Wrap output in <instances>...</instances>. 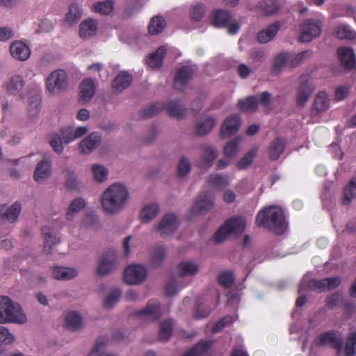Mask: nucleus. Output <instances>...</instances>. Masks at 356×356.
<instances>
[{
	"label": "nucleus",
	"instance_id": "1",
	"mask_svg": "<svg viewBox=\"0 0 356 356\" xmlns=\"http://www.w3.org/2000/svg\"><path fill=\"white\" fill-rule=\"evenodd\" d=\"M129 198L127 186L120 182L112 184L102 194L101 204L104 212L110 216L118 214L125 209Z\"/></svg>",
	"mask_w": 356,
	"mask_h": 356
},
{
	"label": "nucleus",
	"instance_id": "11",
	"mask_svg": "<svg viewBox=\"0 0 356 356\" xmlns=\"http://www.w3.org/2000/svg\"><path fill=\"white\" fill-rule=\"evenodd\" d=\"M214 205V196L211 193H200L197 197L193 207V213L204 214L208 212Z\"/></svg>",
	"mask_w": 356,
	"mask_h": 356
},
{
	"label": "nucleus",
	"instance_id": "34",
	"mask_svg": "<svg viewBox=\"0 0 356 356\" xmlns=\"http://www.w3.org/2000/svg\"><path fill=\"white\" fill-rule=\"evenodd\" d=\"M159 207L156 203L145 205L139 215V219L143 223H148L154 220L159 213Z\"/></svg>",
	"mask_w": 356,
	"mask_h": 356
},
{
	"label": "nucleus",
	"instance_id": "61",
	"mask_svg": "<svg viewBox=\"0 0 356 356\" xmlns=\"http://www.w3.org/2000/svg\"><path fill=\"white\" fill-rule=\"evenodd\" d=\"M63 141L58 134H51L49 138V143L52 149L58 154H62L63 152Z\"/></svg>",
	"mask_w": 356,
	"mask_h": 356
},
{
	"label": "nucleus",
	"instance_id": "29",
	"mask_svg": "<svg viewBox=\"0 0 356 356\" xmlns=\"http://www.w3.org/2000/svg\"><path fill=\"white\" fill-rule=\"evenodd\" d=\"M42 233L44 237V252L46 254H50L53 245L59 242V238H57L55 232L47 226L42 228Z\"/></svg>",
	"mask_w": 356,
	"mask_h": 356
},
{
	"label": "nucleus",
	"instance_id": "37",
	"mask_svg": "<svg viewBox=\"0 0 356 356\" xmlns=\"http://www.w3.org/2000/svg\"><path fill=\"white\" fill-rule=\"evenodd\" d=\"M330 106V99L327 94L323 91L320 92L315 97L313 103V113H319L328 109Z\"/></svg>",
	"mask_w": 356,
	"mask_h": 356
},
{
	"label": "nucleus",
	"instance_id": "5",
	"mask_svg": "<svg viewBox=\"0 0 356 356\" xmlns=\"http://www.w3.org/2000/svg\"><path fill=\"white\" fill-rule=\"evenodd\" d=\"M68 88L67 74L63 70L51 72L46 79V88L51 95H58Z\"/></svg>",
	"mask_w": 356,
	"mask_h": 356
},
{
	"label": "nucleus",
	"instance_id": "25",
	"mask_svg": "<svg viewBox=\"0 0 356 356\" xmlns=\"http://www.w3.org/2000/svg\"><path fill=\"white\" fill-rule=\"evenodd\" d=\"M51 274L57 280L67 281L76 277L79 272L74 268L54 266L52 268Z\"/></svg>",
	"mask_w": 356,
	"mask_h": 356
},
{
	"label": "nucleus",
	"instance_id": "6",
	"mask_svg": "<svg viewBox=\"0 0 356 356\" xmlns=\"http://www.w3.org/2000/svg\"><path fill=\"white\" fill-rule=\"evenodd\" d=\"M119 264V258L116 251L109 249L99 257L97 273L99 276L108 275L118 269Z\"/></svg>",
	"mask_w": 356,
	"mask_h": 356
},
{
	"label": "nucleus",
	"instance_id": "32",
	"mask_svg": "<svg viewBox=\"0 0 356 356\" xmlns=\"http://www.w3.org/2000/svg\"><path fill=\"white\" fill-rule=\"evenodd\" d=\"M165 54L166 49L164 46H161L147 56L146 63L151 68H159L163 65Z\"/></svg>",
	"mask_w": 356,
	"mask_h": 356
},
{
	"label": "nucleus",
	"instance_id": "49",
	"mask_svg": "<svg viewBox=\"0 0 356 356\" xmlns=\"http://www.w3.org/2000/svg\"><path fill=\"white\" fill-rule=\"evenodd\" d=\"M86 206L85 200L81 197L75 198L70 204L66 213L67 220H71L75 213H79Z\"/></svg>",
	"mask_w": 356,
	"mask_h": 356
},
{
	"label": "nucleus",
	"instance_id": "21",
	"mask_svg": "<svg viewBox=\"0 0 356 356\" xmlns=\"http://www.w3.org/2000/svg\"><path fill=\"white\" fill-rule=\"evenodd\" d=\"M280 22L275 21L266 29L257 33V40L261 44H266L274 39L280 29Z\"/></svg>",
	"mask_w": 356,
	"mask_h": 356
},
{
	"label": "nucleus",
	"instance_id": "57",
	"mask_svg": "<svg viewBox=\"0 0 356 356\" xmlns=\"http://www.w3.org/2000/svg\"><path fill=\"white\" fill-rule=\"evenodd\" d=\"M41 108V99L38 95L33 96L29 102L28 113L31 117L36 116Z\"/></svg>",
	"mask_w": 356,
	"mask_h": 356
},
{
	"label": "nucleus",
	"instance_id": "44",
	"mask_svg": "<svg viewBox=\"0 0 356 356\" xmlns=\"http://www.w3.org/2000/svg\"><path fill=\"white\" fill-rule=\"evenodd\" d=\"M166 26L165 19L161 16L152 17L148 25L149 33L152 35H157L161 33Z\"/></svg>",
	"mask_w": 356,
	"mask_h": 356
},
{
	"label": "nucleus",
	"instance_id": "2",
	"mask_svg": "<svg viewBox=\"0 0 356 356\" xmlns=\"http://www.w3.org/2000/svg\"><path fill=\"white\" fill-rule=\"evenodd\" d=\"M255 222L257 226L268 228L277 234H282L287 226L282 210L275 206L261 211Z\"/></svg>",
	"mask_w": 356,
	"mask_h": 356
},
{
	"label": "nucleus",
	"instance_id": "38",
	"mask_svg": "<svg viewBox=\"0 0 356 356\" xmlns=\"http://www.w3.org/2000/svg\"><path fill=\"white\" fill-rule=\"evenodd\" d=\"M82 11L76 4H72L69 6L68 11L65 14L63 22L65 26H72L81 19Z\"/></svg>",
	"mask_w": 356,
	"mask_h": 356
},
{
	"label": "nucleus",
	"instance_id": "15",
	"mask_svg": "<svg viewBox=\"0 0 356 356\" xmlns=\"http://www.w3.org/2000/svg\"><path fill=\"white\" fill-rule=\"evenodd\" d=\"M300 79V84L297 90L296 104L302 108L309 100L313 92V89L307 82V76H302Z\"/></svg>",
	"mask_w": 356,
	"mask_h": 356
},
{
	"label": "nucleus",
	"instance_id": "7",
	"mask_svg": "<svg viewBox=\"0 0 356 356\" xmlns=\"http://www.w3.org/2000/svg\"><path fill=\"white\" fill-rule=\"evenodd\" d=\"M213 24L216 27H227L229 34H235L239 29V24L232 19L229 12L218 10L213 13Z\"/></svg>",
	"mask_w": 356,
	"mask_h": 356
},
{
	"label": "nucleus",
	"instance_id": "4",
	"mask_svg": "<svg viewBox=\"0 0 356 356\" xmlns=\"http://www.w3.org/2000/svg\"><path fill=\"white\" fill-rule=\"evenodd\" d=\"M245 227V220L241 217H234L228 220L214 234L216 243H221L229 237H238Z\"/></svg>",
	"mask_w": 356,
	"mask_h": 356
},
{
	"label": "nucleus",
	"instance_id": "51",
	"mask_svg": "<svg viewBox=\"0 0 356 356\" xmlns=\"http://www.w3.org/2000/svg\"><path fill=\"white\" fill-rule=\"evenodd\" d=\"M257 147H253L248 151L237 163L238 169L243 170L247 168L252 162L253 159L257 153Z\"/></svg>",
	"mask_w": 356,
	"mask_h": 356
},
{
	"label": "nucleus",
	"instance_id": "42",
	"mask_svg": "<svg viewBox=\"0 0 356 356\" xmlns=\"http://www.w3.org/2000/svg\"><path fill=\"white\" fill-rule=\"evenodd\" d=\"M258 104L259 100L256 96H248L245 99H240L238 106L242 111L254 112L257 109Z\"/></svg>",
	"mask_w": 356,
	"mask_h": 356
},
{
	"label": "nucleus",
	"instance_id": "12",
	"mask_svg": "<svg viewBox=\"0 0 356 356\" xmlns=\"http://www.w3.org/2000/svg\"><path fill=\"white\" fill-rule=\"evenodd\" d=\"M329 343L332 344V347L337 350V354L339 355L342 352L343 342L341 338L337 337L334 330L325 332L319 335L318 339L316 341V345L318 346H326Z\"/></svg>",
	"mask_w": 356,
	"mask_h": 356
},
{
	"label": "nucleus",
	"instance_id": "16",
	"mask_svg": "<svg viewBox=\"0 0 356 356\" xmlns=\"http://www.w3.org/2000/svg\"><path fill=\"white\" fill-rule=\"evenodd\" d=\"M133 81L132 76L127 71H122L112 81L111 86L115 94L118 95L129 87Z\"/></svg>",
	"mask_w": 356,
	"mask_h": 356
},
{
	"label": "nucleus",
	"instance_id": "46",
	"mask_svg": "<svg viewBox=\"0 0 356 356\" xmlns=\"http://www.w3.org/2000/svg\"><path fill=\"white\" fill-rule=\"evenodd\" d=\"M214 124L215 120L212 118H208L203 122H198L195 128V134L201 136L208 134Z\"/></svg>",
	"mask_w": 356,
	"mask_h": 356
},
{
	"label": "nucleus",
	"instance_id": "64",
	"mask_svg": "<svg viewBox=\"0 0 356 356\" xmlns=\"http://www.w3.org/2000/svg\"><path fill=\"white\" fill-rule=\"evenodd\" d=\"M234 276L232 273L225 272L218 276V282L225 289L230 288L234 283Z\"/></svg>",
	"mask_w": 356,
	"mask_h": 356
},
{
	"label": "nucleus",
	"instance_id": "28",
	"mask_svg": "<svg viewBox=\"0 0 356 356\" xmlns=\"http://www.w3.org/2000/svg\"><path fill=\"white\" fill-rule=\"evenodd\" d=\"M199 270V266L191 261H182L176 268L177 275L181 277H191L195 275Z\"/></svg>",
	"mask_w": 356,
	"mask_h": 356
},
{
	"label": "nucleus",
	"instance_id": "47",
	"mask_svg": "<svg viewBox=\"0 0 356 356\" xmlns=\"http://www.w3.org/2000/svg\"><path fill=\"white\" fill-rule=\"evenodd\" d=\"M335 36L339 40H353L356 36V33L348 25H339L335 29Z\"/></svg>",
	"mask_w": 356,
	"mask_h": 356
},
{
	"label": "nucleus",
	"instance_id": "36",
	"mask_svg": "<svg viewBox=\"0 0 356 356\" xmlns=\"http://www.w3.org/2000/svg\"><path fill=\"white\" fill-rule=\"evenodd\" d=\"M65 325L72 331H76L83 327V318L78 312H70L65 316Z\"/></svg>",
	"mask_w": 356,
	"mask_h": 356
},
{
	"label": "nucleus",
	"instance_id": "20",
	"mask_svg": "<svg viewBox=\"0 0 356 356\" xmlns=\"http://www.w3.org/2000/svg\"><path fill=\"white\" fill-rule=\"evenodd\" d=\"M202 149L203 151L197 166L202 170H207L213 165V161L218 156V152L211 146H205Z\"/></svg>",
	"mask_w": 356,
	"mask_h": 356
},
{
	"label": "nucleus",
	"instance_id": "63",
	"mask_svg": "<svg viewBox=\"0 0 356 356\" xmlns=\"http://www.w3.org/2000/svg\"><path fill=\"white\" fill-rule=\"evenodd\" d=\"M355 347L356 339H354L348 334L344 346L345 356H354L356 354Z\"/></svg>",
	"mask_w": 356,
	"mask_h": 356
},
{
	"label": "nucleus",
	"instance_id": "22",
	"mask_svg": "<svg viewBox=\"0 0 356 356\" xmlns=\"http://www.w3.org/2000/svg\"><path fill=\"white\" fill-rule=\"evenodd\" d=\"M241 119L238 115H232L227 118L221 128V136L228 138L236 134L239 129Z\"/></svg>",
	"mask_w": 356,
	"mask_h": 356
},
{
	"label": "nucleus",
	"instance_id": "54",
	"mask_svg": "<svg viewBox=\"0 0 356 356\" xmlns=\"http://www.w3.org/2000/svg\"><path fill=\"white\" fill-rule=\"evenodd\" d=\"M121 295L119 289H114L109 292L104 300L103 305L106 309H111L118 302Z\"/></svg>",
	"mask_w": 356,
	"mask_h": 356
},
{
	"label": "nucleus",
	"instance_id": "8",
	"mask_svg": "<svg viewBox=\"0 0 356 356\" xmlns=\"http://www.w3.org/2000/svg\"><path fill=\"white\" fill-rule=\"evenodd\" d=\"M146 268L140 264H131L124 270V279L128 284H140L147 277Z\"/></svg>",
	"mask_w": 356,
	"mask_h": 356
},
{
	"label": "nucleus",
	"instance_id": "43",
	"mask_svg": "<svg viewBox=\"0 0 356 356\" xmlns=\"http://www.w3.org/2000/svg\"><path fill=\"white\" fill-rule=\"evenodd\" d=\"M356 197V177H353L346 186L343 191L342 203L349 204Z\"/></svg>",
	"mask_w": 356,
	"mask_h": 356
},
{
	"label": "nucleus",
	"instance_id": "27",
	"mask_svg": "<svg viewBox=\"0 0 356 356\" xmlns=\"http://www.w3.org/2000/svg\"><path fill=\"white\" fill-rule=\"evenodd\" d=\"M166 249L163 246L160 245L153 246L149 253L150 264L154 268L160 267L166 257Z\"/></svg>",
	"mask_w": 356,
	"mask_h": 356
},
{
	"label": "nucleus",
	"instance_id": "35",
	"mask_svg": "<svg viewBox=\"0 0 356 356\" xmlns=\"http://www.w3.org/2000/svg\"><path fill=\"white\" fill-rule=\"evenodd\" d=\"M257 8L263 15L268 16L275 14L280 5L277 0H263L257 4Z\"/></svg>",
	"mask_w": 356,
	"mask_h": 356
},
{
	"label": "nucleus",
	"instance_id": "50",
	"mask_svg": "<svg viewBox=\"0 0 356 356\" xmlns=\"http://www.w3.org/2000/svg\"><path fill=\"white\" fill-rule=\"evenodd\" d=\"M91 170L93 178L97 182H104L107 179L108 170L105 166L96 163L92 165Z\"/></svg>",
	"mask_w": 356,
	"mask_h": 356
},
{
	"label": "nucleus",
	"instance_id": "33",
	"mask_svg": "<svg viewBox=\"0 0 356 356\" xmlns=\"http://www.w3.org/2000/svg\"><path fill=\"white\" fill-rule=\"evenodd\" d=\"M51 175V163L47 161L39 162L35 169L33 178L36 182L41 183Z\"/></svg>",
	"mask_w": 356,
	"mask_h": 356
},
{
	"label": "nucleus",
	"instance_id": "39",
	"mask_svg": "<svg viewBox=\"0 0 356 356\" xmlns=\"http://www.w3.org/2000/svg\"><path fill=\"white\" fill-rule=\"evenodd\" d=\"M63 174L65 186L69 190L76 191L82 187L81 183L79 180L78 177L72 170L70 168H65L63 170Z\"/></svg>",
	"mask_w": 356,
	"mask_h": 356
},
{
	"label": "nucleus",
	"instance_id": "10",
	"mask_svg": "<svg viewBox=\"0 0 356 356\" xmlns=\"http://www.w3.org/2000/svg\"><path fill=\"white\" fill-rule=\"evenodd\" d=\"M179 225L178 220L174 213L165 215L156 227V230L162 237H165L172 234Z\"/></svg>",
	"mask_w": 356,
	"mask_h": 356
},
{
	"label": "nucleus",
	"instance_id": "52",
	"mask_svg": "<svg viewBox=\"0 0 356 356\" xmlns=\"http://www.w3.org/2000/svg\"><path fill=\"white\" fill-rule=\"evenodd\" d=\"M172 322L166 320L160 323L159 339L160 341H168L172 334Z\"/></svg>",
	"mask_w": 356,
	"mask_h": 356
},
{
	"label": "nucleus",
	"instance_id": "56",
	"mask_svg": "<svg viewBox=\"0 0 356 356\" xmlns=\"http://www.w3.org/2000/svg\"><path fill=\"white\" fill-rule=\"evenodd\" d=\"M205 6L201 3H197L191 6L190 8V17L193 21L201 20L205 15Z\"/></svg>",
	"mask_w": 356,
	"mask_h": 356
},
{
	"label": "nucleus",
	"instance_id": "30",
	"mask_svg": "<svg viewBox=\"0 0 356 356\" xmlns=\"http://www.w3.org/2000/svg\"><path fill=\"white\" fill-rule=\"evenodd\" d=\"M307 290L314 291L318 293L325 291L323 279H312L307 281L306 278L304 277L299 285L298 292L300 293L306 291Z\"/></svg>",
	"mask_w": 356,
	"mask_h": 356
},
{
	"label": "nucleus",
	"instance_id": "55",
	"mask_svg": "<svg viewBox=\"0 0 356 356\" xmlns=\"http://www.w3.org/2000/svg\"><path fill=\"white\" fill-rule=\"evenodd\" d=\"M312 55L311 50H305L291 56L290 55V67L292 68L299 66L304 60L310 58Z\"/></svg>",
	"mask_w": 356,
	"mask_h": 356
},
{
	"label": "nucleus",
	"instance_id": "31",
	"mask_svg": "<svg viewBox=\"0 0 356 356\" xmlns=\"http://www.w3.org/2000/svg\"><path fill=\"white\" fill-rule=\"evenodd\" d=\"M167 113L177 120H182L186 117V108L176 100H172L164 106Z\"/></svg>",
	"mask_w": 356,
	"mask_h": 356
},
{
	"label": "nucleus",
	"instance_id": "48",
	"mask_svg": "<svg viewBox=\"0 0 356 356\" xmlns=\"http://www.w3.org/2000/svg\"><path fill=\"white\" fill-rule=\"evenodd\" d=\"M191 170V163L188 159L182 156L177 165V176L181 179L186 177Z\"/></svg>",
	"mask_w": 356,
	"mask_h": 356
},
{
	"label": "nucleus",
	"instance_id": "60",
	"mask_svg": "<svg viewBox=\"0 0 356 356\" xmlns=\"http://www.w3.org/2000/svg\"><path fill=\"white\" fill-rule=\"evenodd\" d=\"M113 1L108 0L105 1L97 2L93 5L94 10L102 15L109 14L113 9Z\"/></svg>",
	"mask_w": 356,
	"mask_h": 356
},
{
	"label": "nucleus",
	"instance_id": "41",
	"mask_svg": "<svg viewBox=\"0 0 356 356\" xmlns=\"http://www.w3.org/2000/svg\"><path fill=\"white\" fill-rule=\"evenodd\" d=\"M207 183L210 186L220 191L229 184V179L227 176L213 173L208 176Z\"/></svg>",
	"mask_w": 356,
	"mask_h": 356
},
{
	"label": "nucleus",
	"instance_id": "26",
	"mask_svg": "<svg viewBox=\"0 0 356 356\" xmlns=\"http://www.w3.org/2000/svg\"><path fill=\"white\" fill-rule=\"evenodd\" d=\"M97 31V22L96 20L89 18L84 19L79 24V36L83 39H89L93 37Z\"/></svg>",
	"mask_w": 356,
	"mask_h": 356
},
{
	"label": "nucleus",
	"instance_id": "14",
	"mask_svg": "<svg viewBox=\"0 0 356 356\" xmlns=\"http://www.w3.org/2000/svg\"><path fill=\"white\" fill-rule=\"evenodd\" d=\"M195 70L191 66H183L177 70L174 79V87L181 90L193 77Z\"/></svg>",
	"mask_w": 356,
	"mask_h": 356
},
{
	"label": "nucleus",
	"instance_id": "59",
	"mask_svg": "<svg viewBox=\"0 0 356 356\" xmlns=\"http://www.w3.org/2000/svg\"><path fill=\"white\" fill-rule=\"evenodd\" d=\"M210 346V342L201 341L186 352L183 356H200Z\"/></svg>",
	"mask_w": 356,
	"mask_h": 356
},
{
	"label": "nucleus",
	"instance_id": "9",
	"mask_svg": "<svg viewBox=\"0 0 356 356\" xmlns=\"http://www.w3.org/2000/svg\"><path fill=\"white\" fill-rule=\"evenodd\" d=\"M301 31L300 41L309 42L320 35L321 26L317 20L308 19L302 24Z\"/></svg>",
	"mask_w": 356,
	"mask_h": 356
},
{
	"label": "nucleus",
	"instance_id": "18",
	"mask_svg": "<svg viewBox=\"0 0 356 356\" xmlns=\"http://www.w3.org/2000/svg\"><path fill=\"white\" fill-rule=\"evenodd\" d=\"M101 143V136L94 132L83 139L79 145V150L81 153L88 154L96 149Z\"/></svg>",
	"mask_w": 356,
	"mask_h": 356
},
{
	"label": "nucleus",
	"instance_id": "62",
	"mask_svg": "<svg viewBox=\"0 0 356 356\" xmlns=\"http://www.w3.org/2000/svg\"><path fill=\"white\" fill-rule=\"evenodd\" d=\"M290 62V54L288 53H280L277 54L274 60V70L279 72L284 66L286 61Z\"/></svg>",
	"mask_w": 356,
	"mask_h": 356
},
{
	"label": "nucleus",
	"instance_id": "13",
	"mask_svg": "<svg viewBox=\"0 0 356 356\" xmlns=\"http://www.w3.org/2000/svg\"><path fill=\"white\" fill-rule=\"evenodd\" d=\"M21 204L15 202L8 207L6 204L0 205V225H3L6 221L14 222L17 220L21 211Z\"/></svg>",
	"mask_w": 356,
	"mask_h": 356
},
{
	"label": "nucleus",
	"instance_id": "45",
	"mask_svg": "<svg viewBox=\"0 0 356 356\" xmlns=\"http://www.w3.org/2000/svg\"><path fill=\"white\" fill-rule=\"evenodd\" d=\"M24 86L23 78L19 75H14L9 80L7 84L8 91L12 94L15 95L19 93Z\"/></svg>",
	"mask_w": 356,
	"mask_h": 356
},
{
	"label": "nucleus",
	"instance_id": "17",
	"mask_svg": "<svg viewBox=\"0 0 356 356\" xmlns=\"http://www.w3.org/2000/svg\"><path fill=\"white\" fill-rule=\"evenodd\" d=\"M138 316L146 321H156L161 316L160 307L156 300H150L147 306L137 312Z\"/></svg>",
	"mask_w": 356,
	"mask_h": 356
},
{
	"label": "nucleus",
	"instance_id": "58",
	"mask_svg": "<svg viewBox=\"0 0 356 356\" xmlns=\"http://www.w3.org/2000/svg\"><path fill=\"white\" fill-rule=\"evenodd\" d=\"M239 142L238 138H234L229 140L224 147V154L226 157H234L235 156L239 149Z\"/></svg>",
	"mask_w": 356,
	"mask_h": 356
},
{
	"label": "nucleus",
	"instance_id": "3",
	"mask_svg": "<svg viewBox=\"0 0 356 356\" xmlns=\"http://www.w3.org/2000/svg\"><path fill=\"white\" fill-rule=\"evenodd\" d=\"M26 316L22 312L20 305L12 301L8 297H0V323H24Z\"/></svg>",
	"mask_w": 356,
	"mask_h": 356
},
{
	"label": "nucleus",
	"instance_id": "24",
	"mask_svg": "<svg viewBox=\"0 0 356 356\" xmlns=\"http://www.w3.org/2000/svg\"><path fill=\"white\" fill-rule=\"evenodd\" d=\"M10 51L14 58L22 61L27 60L31 54L29 47L21 41L13 42L10 47Z\"/></svg>",
	"mask_w": 356,
	"mask_h": 356
},
{
	"label": "nucleus",
	"instance_id": "53",
	"mask_svg": "<svg viewBox=\"0 0 356 356\" xmlns=\"http://www.w3.org/2000/svg\"><path fill=\"white\" fill-rule=\"evenodd\" d=\"M163 108L164 104L163 103L157 102L147 106L141 111L140 113L142 116L149 118L159 114Z\"/></svg>",
	"mask_w": 356,
	"mask_h": 356
},
{
	"label": "nucleus",
	"instance_id": "40",
	"mask_svg": "<svg viewBox=\"0 0 356 356\" xmlns=\"http://www.w3.org/2000/svg\"><path fill=\"white\" fill-rule=\"evenodd\" d=\"M285 148V140L281 138H276L270 143L269 148V158L272 161L278 159Z\"/></svg>",
	"mask_w": 356,
	"mask_h": 356
},
{
	"label": "nucleus",
	"instance_id": "19",
	"mask_svg": "<svg viewBox=\"0 0 356 356\" xmlns=\"http://www.w3.org/2000/svg\"><path fill=\"white\" fill-rule=\"evenodd\" d=\"M95 93L94 81L90 79L83 80L79 85V102L83 104L89 102Z\"/></svg>",
	"mask_w": 356,
	"mask_h": 356
},
{
	"label": "nucleus",
	"instance_id": "23",
	"mask_svg": "<svg viewBox=\"0 0 356 356\" xmlns=\"http://www.w3.org/2000/svg\"><path fill=\"white\" fill-rule=\"evenodd\" d=\"M341 63L348 70H352L356 65L355 56L353 49L342 47L337 51Z\"/></svg>",
	"mask_w": 356,
	"mask_h": 356
}]
</instances>
